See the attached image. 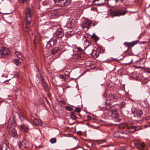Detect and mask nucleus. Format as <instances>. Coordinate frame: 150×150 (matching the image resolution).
<instances>
[{"label": "nucleus", "instance_id": "cd10ccee", "mask_svg": "<svg viewBox=\"0 0 150 150\" xmlns=\"http://www.w3.org/2000/svg\"><path fill=\"white\" fill-rule=\"evenodd\" d=\"M50 142L51 143L53 144L56 142V139L55 138H53L50 139Z\"/></svg>", "mask_w": 150, "mask_h": 150}, {"label": "nucleus", "instance_id": "aec40b11", "mask_svg": "<svg viewBox=\"0 0 150 150\" xmlns=\"http://www.w3.org/2000/svg\"><path fill=\"white\" fill-rule=\"evenodd\" d=\"M120 132L119 131L115 132L113 134L114 137L115 138H119Z\"/></svg>", "mask_w": 150, "mask_h": 150}, {"label": "nucleus", "instance_id": "0eeeda50", "mask_svg": "<svg viewBox=\"0 0 150 150\" xmlns=\"http://www.w3.org/2000/svg\"><path fill=\"white\" fill-rule=\"evenodd\" d=\"M57 43V40L53 39H51L48 42L47 45V47L49 48L52 47L54 45Z\"/></svg>", "mask_w": 150, "mask_h": 150}, {"label": "nucleus", "instance_id": "7ed1b4c3", "mask_svg": "<svg viewBox=\"0 0 150 150\" xmlns=\"http://www.w3.org/2000/svg\"><path fill=\"white\" fill-rule=\"evenodd\" d=\"M125 103L124 102H122L120 106H119V105L116 104L114 107V109H112L111 110V113L113 114H117V111L118 109L122 108H124L125 105Z\"/></svg>", "mask_w": 150, "mask_h": 150}, {"label": "nucleus", "instance_id": "9b49d317", "mask_svg": "<svg viewBox=\"0 0 150 150\" xmlns=\"http://www.w3.org/2000/svg\"><path fill=\"white\" fill-rule=\"evenodd\" d=\"M21 146L25 148H28L31 144L26 140H24L23 141L21 142Z\"/></svg>", "mask_w": 150, "mask_h": 150}, {"label": "nucleus", "instance_id": "bb28decb", "mask_svg": "<svg viewBox=\"0 0 150 150\" xmlns=\"http://www.w3.org/2000/svg\"><path fill=\"white\" fill-rule=\"evenodd\" d=\"M64 75V76L65 77L66 79H67L69 76V73L67 71L65 72V73L63 74Z\"/></svg>", "mask_w": 150, "mask_h": 150}, {"label": "nucleus", "instance_id": "4468645a", "mask_svg": "<svg viewBox=\"0 0 150 150\" xmlns=\"http://www.w3.org/2000/svg\"><path fill=\"white\" fill-rule=\"evenodd\" d=\"M33 122L36 125L41 126L42 125L41 121L40 119H34Z\"/></svg>", "mask_w": 150, "mask_h": 150}, {"label": "nucleus", "instance_id": "b1692460", "mask_svg": "<svg viewBox=\"0 0 150 150\" xmlns=\"http://www.w3.org/2000/svg\"><path fill=\"white\" fill-rule=\"evenodd\" d=\"M13 62L16 65H18L20 63L19 60L17 59H15L13 60Z\"/></svg>", "mask_w": 150, "mask_h": 150}, {"label": "nucleus", "instance_id": "f3484780", "mask_svg": "<svg viewBox=\"0 0 150 150\" xmlns=\"http://www.w3.org/2000/svg\"><path fill=\"white\" fill-rule=\"evenodd\" d=\"M126 135L127 134L125 133H124L123 132H120L119 138L123 139L127 138V137L126 136Z\"/></svg>", "mask_w": 150, "mask_h": 150}, {"label": "nucleus", "instance_id": "4c0bfd02", "mask_svg": "<svg viewBox=\"0 0 150 150\" xmlns=\"http://www.w3.org/2000/svg\"><path fill=\"white\" fill-rule=\"evenodd\" d=\"M9 80H6V81H5L4 82H5V81H9Z\"/></svg>", "mask_w": 150, "mask_h": 150}, {"label": "nucleus", "instance_id": "a19ab883", "mask_svg": "<svg viewBox=\"0 0 150 150\" xmlns=\"http://www.w3.org/2000/svg\"><path fill=\"white\" fill-rule=\"evenodd\" d=\"M35 39H34V41H35Z\"/></svg>", "mask_w": 150, "mask_h": 150}, {"label": "nucleus", "instance_id": "423d86ee", "mask_svg": "<svg viewBox=\"0 0 150 150\" xmlns=\"http://www.w3.org/2000/svg\"><path fill=\"white\" fill-rule=\"evenodd\" d=\"M85 21V22L83 23V27L84 28H86L87 30L89 29V27L91 26L92 23L91 20H88L87 19H86Z\"/></svg>", "mask_w": 150, "mask_h": 150}, {"label": "nucleus", "instance_id": "412c9836", "mask_svg": "<svg viewBox=\"0 0 150 150\" xmlns=\"http://www.w3.org/2000/svg\"><path fill=\"white\" fill-rule=\"evenodd\" d=\"M91 37L92 39H94L96 41H97L99 38L95 33H94Z\"/></svg>", "mask_w": 150, "mask_h": 150}, {"label": "nucleus", "instance_id": "58836bf2", "mask_svg": "<svg viewBox=\"0 0 150 150\" xmlns=\"http://www.w3.org/2000/svg\"><path fill=\"white\" fill-rule=\"evenodd\" d=\"M135 130H134V131H133V132H132V133H133V132H134V131H135Z\"/></svg>", "mask_w": 150, "mask_h": 150}, {"label": "nucleus", "instance_id": "20e7f679", "mask_svg": "<svg viewBox=\"0 0 150 150\" xmlns=\"http://www.w3.org/2000/svg\"><path fill=\"white\" fill-rule=\"evenodd\" d=\"M10 52V51L8 49L5 47L1 48L0 50V54L3 55H8Z\"/></svg>", "mask_w": 150, "mask_h": 150}, {"label": "nucleus", "instance_id": "2f4dec72", "mask_svg": "<svg viewBox=\"0 0 150 150\" xmlns=\"http://www.w3.org/2000/svg\"><path fill=\"white\" fill-rule=\"evenodd\" d=\"M75 110L77 112H79L81 111V109L80 108L76 107Z\"/></svg>", "mask_w": 150, "mask_h": 150}, {"label": "nucleus", "instance_id": "9d476101", "mask_svg": "<svg viewBox=\"0 0 150 150\" xmlns=\"http://www.w3.org/2000/svg\"><path fill=\"white\" fill-rule=\"evenodd\" d=\"M138 40L133 41L131 42H125L124 44L128 47H132L137 43Z\"/></svg>", "mask_w": 150, "mask_h": 150}, {"label": "nucleus", "instance_id": "f257e3e1", "mask_svg": "<svg viewBox=\"0 0 150 150\" xmlns=\"http://www.w3.org/2000/svg\"><path fill=\"white\" fill-rule=\"evenodd\" d=\"M54 3L58 6L64 7L68 5L71 0H53Z\"/></svg>", "mask_w": 150, "mask_h": 150}, {"label": "nucleus", "instance_id": "dca6fc26", "mask_svg": "<svg viewBox=\"0 0 150 150\" xmlns=\"http://www.w3.org/2000/svg\"><path fill=\"white\" fill-rule=\"evenodd\" d=\"M11 135L13 137L16 138L17 137V134L16 131L14 129H12L11 131Z\"/></svg>", "mask_w": 150, "mask_h": 150}, {"label": "nucleus", "instance_id": "f03ea898", "mask_svg": "<svg viewBox=\"0 0 150 150\" xmlns=\"http://www.w3.org/2000/svg\"><path fill=\"white\" fill-rule=\"evenodd\" d=\"M132 146H134L139 150H143L145 146V144L141 141L134 140L131 143Z\"/></svg>", "mask_w": 150, "mask_h": 150}, {"label": "nucleus", "instance_id": "1a4fd4ad", "mask_svg": "<svg viewBox=\"0 0 150 150\" xmlns=\"http://www.w3.org/2000/svg\"><path fill=\"white\" fill-rule=\"evenodd\" d=\"M64 35L63 32L62 31V29H59L55 34L56 37L57 38H62Z\"/></svg>", "mask_w": 150, "mask_h": 150}, {"label": "nucleus", "instance_id": "393cba45", "mask_svg": "<svg viewBox=\"0 0 150 150\" xmlns=\"http://www.w3.org/2000/svg\"><path fill=\"white\" fill-rule=\"evenodd\" d=\"M92 4L93 5H96L99 6V4H98V0H93L92 3Z\"/></svg>", "mask_w": 150, "mask_h": 150}, {"label": "nucleus", "instance_id": "ddd939ff", "mask_svg": "<svg viewBox=\"0 0 150 150\" xmlns=\"http://www.w3.org/2000/svg\"><path fill=\"white\" fill-rule=\"evenodd\" d=\"M99 52L96 50H93L91 53V55L94 58L97 57L99 55Z\"/></svg>", "mask_w": 150, "mask_h": 150}, {"label": "nucleus", "instance_id": "79ce46f5", "mask_svg": "<svg viewBox=\"0 0 150 150\" xmlns=\"http://www.w3.org/2000/svg\"><path fill=\"white\" fill-rule=\"evenodd\" d=\"M149 6H150V4H149Z\"/></svg>", "mask_w": 150, "mask_h": 150}, {"label": "nucleus", "instance_id": "2eb2a0df", "mask_svg": "<svg viewBox=\"0 0 150 150\" xmlns=\"http://www.w3.org/2000/svg\"><path fill=\"white\" fill-rule=\"evenodd\" d=\"M143 114L142 112L140 110H138L136 111L135 115L137 117H140Z\"/></svg>", "mask_w": 150, "mask_h": 150}, {"label": "nucleus", "instance_id": "c756f323", "mask_svg": "<svg viewBox=\"0 0 150 150\" xmlns=\"http://www.w3.org/2000/svg\"><path fill=\"white\" fill-rule=\"evenodd\" d=\"M29 0H18L20 3H26L27 2L29 1Z\"/></svg>", "mask_w": 150, "mask_h": 150}, {"label": "nucleus", "instance_id": "f8f14e48", "mask_svg": "<svg viewBox=\"0 0 150 150\" xmlns=\"http://www.w3.org/2000/svg\"><path fill=\"white\" fill-rule=\"evenodd\" d=\"M126 13L125 11L120 10L115 12L114 13V16H119L120 15H124Z\"/></svg>", "mask_w": 150, "mask_h": 150}, {"label": "nucleus", "instance_id": "f704fd0d", "mask_svg": "<svg viewBox=\"0 0 150 150\" xmlns=\"http://www.w3.org/2000/svg\"><path fill=\"white\" fill-rule=\"evenodd\" d=\"M87 117L88 119L89 120H90L91 119V117L89 115H88L87 116Z\"/></svg>", "mask_w": 150, "mask_h": 150}, {"label": "nucleus", "instance_id": "72a5a7b5", "mask_svg": "<svg viewBox=\"0 0 150 150\" xmlns=\"http://www.w3.org/2000/svg\"><path fill=\"white\" fill-rule=\"evenodd\" d=\"M110 98L111 99H115V96L113 94L111 95L110 96Z\"/></svg>", "mask_w": 150, "mask_h": 150}, {"label": "nucleus", "instance_id": "a878e982", "mask_svg": "<svg viewBox=\"0 0 150 150\" xmlns=\"http://www.w3.org/2000/svg\"><path fill=\"white\" fill-rule=\"evenodd\" d=\"M15 53L19 58L20 59L22 57L21 53L18 52L17 51H16L15 52Z\"/></svg>", "mask_w": 150, "mask_h": 150}, {"label": "nucleus", "instance_id": "473e14b6", "mask_svg": "<svg viewBox=\"0 0 150 150\" xmlns=\"http://www.w3.org/2000/svg\"><path fill=\"white\" fill-rule=\"evenodd\" d=\"M42 86H43L44 88H45L47 86V84L46 83L44 82L42 83Z\"/></svg>", "mask_w": 150, "mask_h": 150}, {"label": "nucleus", "instance_id": "6ab92c4d", "mask_svg": "<svg viewBox=\"0 0 150 150\" xmlns=\"http://www.w3.org/2000/svg\"><path fill=\"white\" fill-rule=\"evenodd\" d=\"M8 147V145L6 143H3L1 146V150H7Z\"/></svg>", "mask_w": 150, "mask_h": 150}, {"label": "nucleus", "instance_id": "5701e85b", "mask_svg": "<svg viewBox=\"0 0 150 150\" xmlns=\"http://www.w3.org/2000/svg\"><path fill=\"white\" fill-rule=\"evenodd\" d=\"M59 77L63 81H66L67 80L65 77L64 76V75L63 74H60L59 75Z\"/></svg>", "mask_w": 150, "mask_h": 150}, {"label": "nucleus", "instance_id": "6e6552de", "mask_svg": "<svg viewBox=\"0 0 150 150\" xmlns=\"http://www.w3.org/2000/svg\"><path fill=\"white\" fill-rule=\"evenodd\" d=\"M63 48V47L61 46L59 47H56L54 48L51 51V54L53 55L55 54L59 51H61Z\"/></svg>", "mask_w": 150, "mask_h": 150}, {"label": "nucleus", "instance_id": "c9c22d12", "mask_svg": "<svg viewBox=\"0 0 150 150\" xmlns=\"http://www.w3.org/2000/svg\"><path fill=\"white\" fill-rule=\"evenodd\" d=\"M131 128L132 129H135L136 128V127L135 126H132L131 127Z\"/></svg>", "mask_w": 150, "mask_h": 150}, {"label": "nucleus", "instance_id": "ea45409f", "mask_svg": "<svg viewBox=\"0 0 150 150\" xmlns=\"http://www.w3.org/2000/svg\"><path fill=\"white\" fill-rule=\"evenodd\" d=\"M84 35H83V37H85V36H84Z\"/></svg>", "mask_w": 150, "mask_h": 150}, {"label": "nucleus", "instance_id": "e433bc0d", "mask_svg": "<svg viewBox=\"0 0 150 150\" xmlns=\"http://www.w3.org/2000/svg\"><path fill=\"white\" fill-rule=\"evenodd\" d=\"M142 43H146V42H142Z\"/></svg>", "mask_w": 150, "mask_h": 150}, {"label": "nucleus", "instance_id": "39448f33", "mask_svg": "<svg viewBox=\"0 0 150 150\" xmlns=\"http://www.w3.org/2000/svg\"><path fill=\"white\" fill-rule=\"evenodd\" d=\"M30 13V11L29 9L28 10L26 14V18L27 21V23L26 24L27 25H29L31 23V18Z\"/></svg>", "mask_w": 150, "mask_h": 150}, {"label": "nucleus", "instance_id": "7c9ffc66", "mask_svg": "<svg viewBox=\"0 0 150 150\" xmlns=\"http://www.w3.org/2000/svg\"><path fill=\"white\" fill-rule=\"evenodd\" d=\"M66 109L69 111H71L73 110V109L71 107L68 106H66Z\"/></svg>", "mask_w": 150, "mask_h": 150}, {"label": "nucleus", "instance_id": "4be33fe9", "mask_svg": "<svg viewBox=\"0 0 150 150\" xmlns=\"http://www.w3.org/2000/svg\"><path fill=\"white\" fill-rule=\"evenodd\" d=\"M98 1L99 4V6L103 5L105 2V0H98Z\"/></svg>", "mask_w": 150, "mask_h": 150}, {"label": "nucleus", "instance_id": "c85d7f7f", "mask_svg": "<svg viewBox=\"0 0 150 150\" xmlns=\"http://www.w3.org/2000/svg\"><path fill=\"white\" fill-rule=\"evenodd\" d=\"M71 117L72 119L73 120H76L77 118L74 115V114L73 113H72L71 114Z\"/></svg>", "mask_w": 150, "mask_h": 150}, {"label": "nucleus", "instance_id": "a211bd4d", "mask_svg": "<svg viewBox=\"0 0 150 150\" xmlns=\"http://www.w3.org/2000/svg\"><path fill=\"white\" fill-rule=\"evenodd\" d=\"M21 128L25 132H27L29 129V127H27L25 125H21Z\"/></svg>", "mask_w": 150, "mask_h": 150}]
</instances>
